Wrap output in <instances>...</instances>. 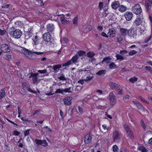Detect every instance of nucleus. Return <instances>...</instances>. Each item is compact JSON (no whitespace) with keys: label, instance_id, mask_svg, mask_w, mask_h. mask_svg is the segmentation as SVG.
<instances>
[{"label":"nucleus","instance_id":"nucleus-1","mask_svg":"<svg viewBox=\"0 0 152 152\" xmlns=\"http://www.w3.org/2000/svg\"><path fill=\"white\" fill-rule=\"evenodd\" d=\"M79 58L78 55L76 54L73 56L71 59L63 63L62 64L63 66H66L73 64H76L77 62V61Z\"/></svg>","mask_w":152,"mask_h":152},{"label":"nucleus","instance_id":"nucleus-2","mask_svg":"<svg viewBox=\"0 0 152 152\" xmlns=\"http://www.w3.org/2000/svg\"><path fill=\"white\" fill-rule=\"evenodd\" d=\"M124 127L126 133L127 134V137L130 139H133L134 138V136L133 132L129 126L127 124H126L124 125Z\"/></svg>","mask_w":152,"mask_h":152},{"label":"nucleus","instance_id":"nucleus-3","mask_svg":"<svg viewBox=\"0 0 152 152\" xmlns=\"http://www.w3.org/2000/svg\"><path fill=\"white\" fill-rule=\"evenodd\" d=\"M39 74L38 73H33L32 72L28 74V76H29V75H30L29 76V78H32V80L33 83L34 84L38 83L40 81V80L38 79V78L37 77V76Z\"/></svg>","mask_w":152,"mask_h":152},{"label":"nucleus","instance_id":"nucleus-4","mask_svg":"<svg viewBox=\"0 0 152 152\" xmlns=\"http://www.w3.org/2000/svg\"><path fill=\"white\" fill-rule=\"evenodd\" d=\"M121 132L117 130H115L113 132V137L114 142H119L121 138Z\"/></svg>","mask_w":152,"mask_h":152},{"label":"nucleus","instance_id":"nucleus-5","mask_svg":"<svg viewBox=\"0 0 152 152\" xmlns=\"http://www.w3.org/2000/svg\"><path fill=\"white\" fill-rule=\"evenodd\" d=\"M110 104L111 107L114 106L116 103L115 96L114 94L112 92H110L109 94Z\"/></svg>","mask_w":152,"mask_h":152},{"label":"nucleus","instance_id":"nucleus-6","mask_svg":"<svg viewBox=\"0 0 152 152\" xmlns=\"http://www.w3.org/2000/svg\"><path fill=\"white\" fill-rule=\"evenodd\" d=\"M133 12L137 15L140 14L142 12V10L139 4H135L132 8Z\"/></svg>","mask_w":152,"mask_h":152},{"label":"nucleus","instance_id":"nucleus-7","mask_svg":"<svg viewBox=\"0 0 152 152\" xmlns=\"http://www.w3.org/2000/svg\"><path fill=\"white\" fill-rule=\"evenodd\" d=\"M35 142L37 145H42L44 147H46L48 145V143L45 140H42L36 139L35 140Z\"/></svg>","mask_w":152,"mask_h":152},{"label":"nucleus","instance_id":"nucleus-8","mask_svg":"<svg viewBox=\"0 0 152 152\" xmlns=\"http://www.w3.org/2000/svg\"><path fill=\"white\" fill-rule=\"evenodd\" d=\"M92 140V134L91 133L87 134L85 137L84 142L86 144H88L91 143Z\"/></svg>","mask_w":152,"mask_h":152},{"label":"nucleus","instance_id":"nucleus-9","mask_svg":"<svg viewBox=\"0 0 152 152\" xmlns=\"http://www.w3.org/2000/svg\"><path fill=\"white\" fill-rule=\"evenodd\" d=\"M116 35V31L115 29L112 28L109 29L107 33V36L110 37H114Z\"/></svg>","mask_w":152,"mask_h":152},{"label":"nucleus","instance_id":"nucleus-10","mask_svg":"<svg viewBox=\"0 0 152 152\" xmlns=\"http://www.w3.org/2000/svg\"><path fill=\"white\" fill-rule=\"evenodd\" d=\"M1 50L2 51L4 52H8L10 51L8 46L5 44H2L1 45Z\"/></svg>","mask_w":152,"mask_h":152},{"label":"nucleus","instance_id":"nucleus-11","mask_svg":"<svg viewBox=\"0 0 152 152\" xmlns=\"http://www.w3.org/2000/svg\"><path fill=\"white\" fill-rule=\"evenodd\" d=\"M22 32L19 29H16L13 32V37L14 38H20Z\"/></svg>","mask_w":152,"mask_h":152},{"label":"nucleus","instance_id":"nucleus-12","mask_svg":"<svg viewBox=\"0 0 152 152\" xmlns=\"http://www.w3.org/2000/svg\"><path fill=\"white\" fill-rule=\"evenodd\" d=\"M133 15V13L130 12H127L124 14L125 18L127 21L130 20L132 19Z\"/></svg>","mask_w":152,"mask_h":152},{"label":"nucleus","instance_id":"nucleus-13","mask_svg":"<svg viewBox=\"0 0 152 152\" xmlns=\"http://www.w3.org/2000/svg\"><path fill=\"white\" fill-rule=\"evenodd\" d=\"M128 30L126 29L123 28H120L119 32L120 34V35L121 36V37H125L126 35V33L127 32H128Z\"/></svg>","mask_w":152,"mask_h":152},{"label":"nucleus","instance_id":"nucleus-14","mask_svg":"<svg viewBox=\"0 0 152 152\" xmlns=\"http://www.w3.org/2000/svg\"><path fill=\"white\" fill-rule=\"evenodd\" d=\"M128 34L130 37H134L136 35V31L134 30L133 28H131L128 31Z\"/></svg>","mask_w":152,"mask_h":152},{"label":"nucleus","instance_id":"nucleus-15","mask_svg":"<svg viewBox=\"0 0 152 152\" xmlns=\"http://www.w3.org/2000/svg\"><path fill=\"white\" fill-rule=\"evenodd\" d=\"M109 86L112 89H116L119 86L118 84L113 82H110L109 83Z\"/></svg>","mask_w":152,"mask_h":152},{"label":"nucleus","instance_id":"nucleus-16","mask_svg":"<svg viewBox=\"0 0 152 152\" xmlns=\"http://www.w3.org/2000/svg\"><path fill=\"white\" fill-rule=\"evenodd\" d=\"M64 104L66 105H69L71 104V99L70 97H66L64 100Z\"/></svg>","mask_w":152,"mask_h":152},{"label":"nucleus","instance_id":"nucleus-17","mask_svg":"<svg viewBox=\"0 0 152 152\" xmlns=\"http://www.w3.org/2000/svg\"><path fill=\"white\" fill-rule=\"evenodd\" d=\"M120 3L118 1H115L112 3L111 6L112 8L116 10L117 9L118 7H119Z\"/></svg>","mask_w":152,"mask_h":152},{"label":"nucleus","instance_id":"nucleus-18","mask_svg":"<svg viewBox=\"0 0 152 152\" xmlns=\"http://www.w3.org/2000/svg\"><path fill=\"white\" fill-rule=\"evenodd\" d=\"M62 65L61 64H57L53 65V69L55 72H58L61 67Z\"/></svg>","mask_w":152,"mask_h":152},{"label":"nucleus","instance_id":"nucleus-19","mask_svg":"<svg viewBox=\"0 0 152 152\" xmlns=\"http://www.w3.org/2000/svg\"><path fill=\"white\" fill-rule=\"evenodd\" d=\"M6 93L4 88H2L0 91V99H2L6 96Z\"/></svg>","mask_w":152,"mask_h":152},{"label":"nucleus","instance_id":"nucleus-20","mask_svg":"<svg viewBox=\"0 0 152 152\" xmlns=\"http://www.w3.org/2000/svg\"><path fill=\"white\" fill-rule=\"evenodd\" d=\"M54 27L52 24H49L48 25L47 28L48 31L52 32L54 29Z\"/></svg>","mask_w":152,"mask_h":152},{"label":"nucleus","instance_id":"nucleus-21","mask_svg":"<svg viewBox=\"0 0 152 152\" xmlns=\"http://www.w3.org/2000/svg\"><path fill=\"white\" fill-rule=\"evenodd\" d=\"M14 28L13 27L11 28H10L8 30V32H7L8 37H9V35L11 37L13 36V32L14 31Z\"/></svg>","mask_w":152,"mask_h":152},{"label":"nucleus","instance_id":"nucleus-22","mask_svg":"<svg viewBox=\"0 0 152 152\" xmlns=\"http://www.w3.org/2000/svg\"><path fill=\"white\" fill-rule=\"evenodd\" d=\"M110 57L108 56L104 57L103 58V60L102 61V64H105V63H108L110 62Z\"/></svg>","mask_w":152,"mask_h":152},{"label":"nucleus","instance_id":"nucleus-23","mask_svg":"<svg viewBox=\"0 0 152 152\" xmlns=\"http://www.w3.org/2000/svg\"><path fill=\"white\" fill-rule=\"evenodd\" d=\"M142 22V19L140 18H137L135 20L134 23L136 26H138Z\"/></svg>","mask_w":152,"mask_h":152},{"label":"nucleus","instance_id":"nucleus-24","mask_svg":"<svg viewBox=\"0 0 152 152\" xmlns=\"http://www.w3.org/2000/svg\"><path fill=\"white\" fill-rule=\"evenodd\" d=\"M109 68L111 69H114L117 68V65L113 62H111L109 64Z\"/></svg>","mask_w":152,"mask_h":152},{"label":"nucleus","instance_id":"nucleus-25","mask_svg":"<svg viewBox=\"0 0 152 152\" xmlns=\"http://www.w3.org/2000/svg\"><path fill=\"white\" fill-rule=\"evenodd\" d=\"M145 6L146 7V10L147 12H148L151 8V4L150 3H148L147 2H145Z\"/></svg>","mask_w":152,"mask_h":152},{"label":"nucleus","instance_id":"nucleus-26","mask_svg":"<svg viewBox=\"0 0 152 152\" xmlns=\"http://www.w3.org/2000/svg\"><path fill=\"white\" fill-rule=\"evenodd\" d=\"M126 10L127 8L126 7L122 5L119 6L118 9L121 12H124Z\"/></svg>","mask_w":152,"mask_h":152},{"label":"nucleus","instance_id":"nucleus-27","mask_svg":"<svg viewBox=\"0 0 152 152\" xmlns=\"http://www.w3.org/2000/svg\"><path fill=\"white\" fill-rule=\"evenodd\" d=\"M137 78L134 77L130 78L129 79V80L131 83H134L137 81Z\"/></svg>","mask_w":152,"mask_h":152},{"label":"nucleus","instance_id":"nucleus-28","mask_svg":"<svg viewBox=\"0 0 152 152\" xmlns=\"http://www.w3.org/2000/svg\"><path fill=\"white\" fill-rule=\"evenodd\" d=\"M28 58L30 59H34L36 58V56L33 53H30Z\"/></svg>","mask_w":152,"mask_h":152},{"label":"nucleus","instance_id":"nucleus-29","mask_svg":"<svg viewBox=\"0 0 152 152\" xmlns=\"http://www.w3.org/2000/svg\"><path fill=\"white\" fill-rule=\"evenodd\" d=\"M106 72L105 70H101L97 72L96 74L98 75H104Z\"/></svg>","mask_w":152,"mask_h":152},{"label":"nucleus","instance_id":"nucleus-30","mask_svg":"<svg viewBox=\"0 0 152 152\" xmlns=\"http://www.w3.org/2000/svg\"><path fill=\"white\" fill-rule=\"evenodd\" d=\"M78 20V18L77 16L74 18L73 20V23L75 26H77V25Z\"/></svg>","mask_w":152,"mask_h":152},{"label":"nucleus","instance_id":"nucleus-31","mask_svg":"<svg viewBox=\"0 0 152 152\" xmlns=\"http://www.w3.org/2000/svg\"><path fill=\"white\" fill-rule=\"evenodd\" d=\"M43 38H50L52 36L51 34L48 32H46L43 36Z\"/></svg>","mask_w":152,"mask_h":152},{"label":"nucleus","instance_id":"nucleus-32","mask_svg":"<svg viewBox=\"0 0 152 152\" xmlns=\"http://www.w3.org/2000/svg\"><path fill=\"white\" fill-rule=\"evenodd\" d=\"M139 150L141 152H148V150L146 149V148L143 146H140L139 147Z\"/></svg>","mask_w":152,"mask_h":152},{"label":"nucleus","instance_id":"nucleus-33","mask_svg":"<svg viewBox=\"0 0 152 152\" xmlns=\"http://www.w3.org/2000/svg\"><path fill=\"white\" fill-rule=\"evenodd\" d=\"M87 55L88 57L90 58H92L94 56L95 54L93 52L89 51L88 52Z\"/></svg>","mask_w":152,"mask_h":152},{"label":"nucleus","instance_id":"nucleus-34","mask_svg":"<svg viewBox=\"0 0 152 152\" xmlns=\"http://www.w3.org/2000/svg\"><path fill=\"white\" fill-rule=\"evenodd\" d=\"M58 79L62 81H66V79L65 77V75L63 74H62L61 75L58 77Z\"/></svg>","mask_w":152,"mask_h":152},{"label":"nucleus","instance_id":"nucleus-35","mask_svg":"<svg viewBox=\"0 0 152 152\" xmlns=\"http://www.w3.org/2000/svg\"><path fill=\"white\" fill-rule=\"evenodd\" d=\"M145 69L146 70L149 72L150 74H152V69L151 67L146 66H145Z\"/></svg>","mask_w":152,"mask_h":152},{"label":"nucleus","instance_id":"nucleus-36","mask_svg":"<svg viewBox=\"0 0 152 152\" xmlns=\"http://www.w3.org/2000/svg\"><path fill=\"white\" fill-rule=\"evenodd\" d=\"M116 57L117 60H123L124 59V57L119 54H117L116 55Z\"/></svg>","mask_w":152,"mask_h":152},{"label":"nucleus","instance_id":"nucleus-37","mask_svg":"<svg viewBox=\"0 0 152 152\" xmlns=\"http://www.w3.org/2000/svg\"><path fill=\"white\" fill-rule=\"evenodd\" d=\"M45 41V42H47L46 43L47 44L50 45L51 44L52 42L51 41L52 39H43Z\"/></svg>","mask_w":152,"mask_h":152},{"label":"nucleus","instance_id":"nucleus-38","mask_svg":"<svg viewBox=\"0 0 152 152\" xmlns=\"http://www.w3.org/2000/svg\"><path fill=\"white\" fill-rule=\"evenodd\" d=\"M86 53L84 51L80 50L78 52V55L79 56H83L85 55Z\"/></svg>","mask_w":152,"mask_h":152},{"label":"nucleus","instance_id":"nucleus-39","mask_svg":"<svg viewBox=\"0 0 152 152\" xmlns=\"http://www.w3.org/2000/svg\"><path fill=\"white\" fill-rule=\"evenodd\" d=\"M113 149L114 152H117L118 151V148L116 145H115L113 146Z\"/></svg>","mask_w":152,"mask_h":152},{"label":"nucleus","instance_id":"nucleus-40","mask_svg":"<svg viewBox=\"0 0 152 152\" xmlns=\"http://www.w3.org/2000/svg\"><path fill=\"white\" fill-rule=\"evenodd\" d=\"M137 53V52L134 50H132L130 51L129 53V56H133L136 54Z\"/></svg>","mask_w":152,"mask_h":152},{"label":"nucleus","instance_id":"nucleus-41","mask_svg":"<svg viewBox=\"0 0 152 152\" xmlns=\"http://www.w3.org/2000/svg\"><path fill=\"white\" fill-rule=\"evenodd\" d=\"M92 29V27L91 26H88L87 27L84 29V31L85 32L87 31H86V32H87L88 31H90Z\"/></svg>","mask_w":152,"mask_h":152},{"label":"nucleus","instance_id":"nucleus-42","mask_svg":"<svg viewBox=\"0 0 152 152\" xmlns=\"http://www.w3.org/2000/svg\"><path fill=\"white\" fill-rule=\"evenodd\" d=\"M139 99H140L142 102L148 104L147 102L145 100L144 98H143L141 96H138Z\"/></svg>","mask_w":152,"mask_h":152},{"label":"nucleus","instance_id":"nucleus-43","mask_svg":"<svg viewBox=\"0 0 152 152\" xmlns=\"http://www.w3.org/2000/svg\"><path fill=\"white\" fill-rule=\"evenodd\" d=\"M34 42V44L35 45H37L39 44V39H32Z\"/></svg>","mask_w":152,"mask_h":152},{"label":"nucleus","instance_id":"nucleus-44","mask_svg":"<svg viewBox=\"0 0 152 152\" xmlns=\"http://www.w3.org/2000/svg\"><path fill=\"white\" fill-rule=\"evenodd\" d=\"M116 90L118 91L119 95H121L122 94V89L121 88H120L118 86Z\"/></svg>","mask_w":152,"mask_h":152},{"label":"nucleus","instance_id":"nucleus-45","mask_svg":"<svg viewBox=\"0 0 152 152\" xmlns=\"http://www.w3.org/2000/svg\"><path fill=\"white\" fill-rule=\"evenodd\" d=\"M140 123L142 126L143 129H145L146 126V125L144 122L143 120L142 119H141L140 121Z\"/></svg>","mask_w":152,"mask_h":152},{"label":"nucleus","instance_id":"nucleus-46","mask_svg":"<svg viewBox=\"0 0 152 152\" xmlns=\"http://www.w3.org/2000/svg\"><path fill=\"white\" fill-rule=\"evenodd\" d=\"M6 32L5 29L2 30L0 28V35H4Z\"/></svg>","mask_w":152,"mask_h":152},{"label":"nucleus","instance_id":"nucleus-47","mask_svg":"<svg viewBox=\"0 0 152 152\" xmlns=\"http://www.w3.org/2000/svg\"><path fill=\"white\" fill-rule=\"evenodd\" d=\"M94 78V77L92 76H87L85 79V81H87L89 80H91L93 79V78Z\"/></svg>","mask_w":152,"mask_h":152},{"label":"nucleus","instance_id":"nucleus-48","mask_svg":"<svg viewBox=\"0 0 152 152\" xmlns=\"http://www.w3.org/2000/svg\"><path fill=\"white\" fill-rule=\"evenodd\" d=\"M30 130L31 129H28L24 131V132L25 136L28 135L29 134V132Z\"/></svg>","mask_w":152,"mask_h":152},{"label":"nucleus","instance_id":"nucleus-49","mask_svg":"<svg viewBox=\"0 0 152 152\" xmlns=\"http://www.w3.org/2000/svg\"><path fill=\"white\" fill-rule=\"evenodd\" d=\"M55 93L62 94L63 93L62 89L58 88L57 89L55 92Z\"/></svg>","mask_w":152,"mask_h":152},{"label":"nucleus","instance_id":"nucleus-50","mask_svg":"<svg viewBox=\"0 0 152 152\" xmlns=\"http://www.w3.org/2000/svg\"><path fill=\"white\" fill-rule=\"evenodd\" d=\"M103 3L102 2H100L99 3V8L100 10H101L102 9L103 7Z\"/></svg>","mask_w":152,"mask_h":152},{"label":"nucleus","instance_id":"nucleus-51","mask_svg":"<svg viewBox=\"0 0 152 152\" xmlns=\"http://www.w3.org/2000/svg\"><path fill=\"white\" fill-rule=\"evenodd\" d=\"M136 106L137 108L139 109H142L143 108V107L140 103H139Z\"/></svg>","mask_w":152,"mask_h":152},{"label":"nucleus","instance_id":"nucleus-52","mask_svg":"<svg viewBox=\"0 0 152 152\" xmlns=\"http://www.w3.org/2000/svg\"><path fill=\"white\" fill-rule=\"evenodd\" d=\"M20 134V132L17 130L13 131L12 133L15 136H18Z\"/></svg>","mask_w":152,"mask_h":152},{"label":"nucleus","instance_id":"nucleus-53","mask_svg":"<svg viewBox=\"0 0 152 152\" xmlns=\"http://www.w3.org/2000/svg\"><path fill=\"white\" fill-rule=\"evenodd\" d=\"M60 20L61 21V22L63 23H66L67 21L65 19V18L64 17H61L60 18Z\"/></svg>","mask_w":152,"mask_h":152},{"label":"nucleus","instance_id":"nucleus-54","mask_svg":"<svg viewBox=\"0 0 152 152\" xmlns=\"http://www.w3.org/2000/svg\"><path fill=\"white\" fill-rule=\"evenodd\" d=\"M26 52H28V50L25 48H22L21 50V53H22L24 55Z\"/></svg>","mask_w":152,"mask_h":152},{"label":"nucleus","instance_id":"nucleus-55","mask_svg":"<svg viewBox=\"0 0 152 152\" xmlns=\"http://www.w3.org/2000/svg\"><path fill=\"white\" fill-rule=\"evenodd\" d=\"M70 88H66L64 89H62L63 93L64 92L65 93L70 92V91H69Z\"/></svg>","mask_w":152,"mask_h":152},{"label":"nucleus","instance_id":"nucleus-56","mask_svg":"<svg viewBox=\"0 0 152 152\" xmlns=\"http://www.w3.org/2000/svg\"><path fill=\"white\" fill-rule=\"evenodd\" d=\"M127 53V51L126 50H121L120 51V53L122 55H123L126 54Z\"/></svg>","mask_w":152,"mask_h":152},{"label":"nucleus","instance_id":"nucleus-57","mask_svg":"<svg viewBox=\"0 0 152 152\" xmlns=\"http://www.w3.org/2000/svg\"><path fill=\"white\" fill-rule=\"evenodd\" d=\"M38 72L40 73H45L47 72V70L45 69L44 70H40L38 71Z\"/></svg>","mask_w":152,"mask_h":152},{"label":"nucleus","instance_id":"nucleus-58","mask_svg":"<svg viewBox=\"0 0 152 152\" xmlns=\"http://www.w3.org/2000/svg\"><path fill=\"white\" fill-rule=\"evenodd\" d=\"M6 119L9 122L15 125L16 126H17L18 124L16 123H15L14 122L10 120L8 118H6Z\"/></svg>","mask_w":152,"mask_h":152},{"label":"nucleus","instance_id":"nucleus-59","mask_svg":"<svg viewBox=\"0 0 152 152\" xmlns=\"http://www.w3.org/2000/svg\"><path fill=\"white\" fill-rule=\"evenodd\" d=\"M28 91L31 93H33L34 94H36L37 93V92L34 91L31 89L30 88H29L28 89Z\"/></svg>","mask_w":152,"mask_h":152},{"label":"nucleus","instance_id":"nucleus-60","mask_svg":"<svg viewBox=\"0 0 152 152\" xmlns=\"http://www.w3.org/2000/svg\"><path fill=\"white\" fill-rule=\"evenodd\" d=\"M33 53H36L37 55L42 54L44 53V52H39L37 51H33Z\"/></svg>","mask_w":152,"mask_h":152},{"label":"nucleus","instance_id":"nucleus-61","mask_svg":"<svg viewBox=\"0 0 152 152\" xmlns=\"http://www.w3.org/2000/svg\"><path fill=\"white\" fill-rule=\"evenodd\" d=\"M28 119L27 118H26L25 117H23L21 118V120L24 121H28Z\"/></svg>","mask_w":152,"mask_h":152},{"label":"nucleus","instance_id":"nucleus-62","mask_svg":"<svg viewBox=\"0 0 152 152\" xmlns=\"http://www.w3.org/2000/svg\"><path fill=\"white\" fill-rule=\"evenodd\" d=\"M101 35L103 37H108V36H107V34H106L104 32H103L101 33Z\"/></svg>","mask_w":152,"mask_h":152},{"label":"nucleus","instance_id":"nucleus-63","mask_svg":"<svg viewBox=\"0 0 152 152\" xmlns=\"http://www.w3.org/2000/svg\"><path fill=\"white\" fill-rule=\"evenodd\" d=\"M97 28L99 31H102V30L103 28L101 26H97Z\"/></svg>","mask_w":152,"mask_h":152},{"label":"nucleus","instance_id":"nucleus-64","mask_svg":"<svg viewBox=\"0 0 152 152\" xmlns=\"http://www.w3.org/2000/svg\"><path fill=\"white\" fill-rule=\"evenodd\" d=\"M78 110L80 113H81L83 112V109L80 106L78 107Z\"/></svg>","mask_w":152,"mask_h":152}]
</instances>
